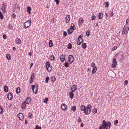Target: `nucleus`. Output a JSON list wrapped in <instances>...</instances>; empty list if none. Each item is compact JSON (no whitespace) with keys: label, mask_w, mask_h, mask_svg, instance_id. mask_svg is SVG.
<instances>
[{"label":"nucleus","mask_w":129,"mask_h":129,"mask_svg":"<svg viewBox=\"0 0 129 129\" xmlns=\"http://www.w3.org/2000/svg\"><path fill=\"white\" fill-rule=\"evenodd\" d=\"M31 21V20L30 19L28 21L25 22L24 24V27L26 28L29 27L30 25Z\"/></svg>","instance_id":"obj_2"},{"label":"nucleus","mask_w":129,"mask_h":129,"mask_svg":"<svg viewBox=\"0 0 129 129\" xmlns=\"http://www.w3.org/2000/svg\"><path fill=\"white\" fill-rule=\"evenodd\" d=\"M65 67L66 68H68L69 67V64L68 62H65L64 64Z\"/></svg>","instance_id":"obj_37"},{"label":"nucleus","mask_w":129,"mask_h":129,"mask_svg":"<svg viewBox=\"0 0 129 129\" xmlns=\"http://www.w3.org/2000/svg\"><path fill=\"white\" fill-rule=\"evenodd\" d=\"M48 99V98H46L45 99L43 100V102L44 103H46V104L47 103V101Z\"/></svg>","instance_id":"obj_35"},{"label":"nucleus","mask_w":129,"mask_h":129,"mask_svg":"<svg viewBox=\"0 0 129 129\" xmlns=\"http://www.w3.org/2000/svg\"><path fill=\"white\" fill-rule=\"evenodd\" d=\"M20 92V89L19 87L17 88L16 90V92L17 93H19Z\"/></svg>","instance_id":"obj_29"},{"label":"nucleus","mask_w":129,"mask_h":129,"mask_svg":"<svg viewBox=\"0 0 129 129\" xmlns=\"http://www.w3.org/2000/svg\"><path fill=\"white\" fill-rule=\"evenodd\" d=\"M70 19V16L69 15H68L66 16V22L67 23L69 22V21Z\"/></svg>","instance_id":"obj_13"},{"label":"nucleus","mask_w":129,"mask_h":129,"mask_svg":"<svg viewBox=\"0 0 129 129\" xmlns=\"http://www.w3.org/2000/svg\"><path fill=\"white\" fill-rule=\"evenodd\" d=\"M49 80V78L48 77H46V82L47 83L48 82V81Z\"/></svg>","instance_id":"obj_46"},{"label":"nucleus","mask_w":129,"mask_h":129,"mask_svg":"<svg viewBox=\"0 0 129 129\" xmlns=\"http://www.w3.org/2000/svg\"><path fill=\"white\" fill-rule=\"evenodd\" d=\"M73 92H74L71 91L69 93V95L71 99H72L73 98L74 94Z\"/></svg>","instance_id":"obj_17"},{"label":"nucleus","mask_w":129,"mask_h":129,"mask_svg":"<svg viewBox=\"0 0 129 129\" xmlns=\"http://www.w3.org/2000/svg\"><path fill=\"white\" fill-rule=\"evenodd\" d=\"M3 112V109L2 108H0V114H2Z\"/></svg>","instance_id":"obj_42"},{"label":"nucleus","mask_w":129,"mask_h":129,"mask_svg":"<svg viewBox=\"0 0 129 129\" xmlns=\"http://www.w3.org/2000/svg\"><path fill=\"white\" fill-rule=\"evenodd\" d=\"M3 38L5 39H6L7 38V36H6V35L5 34L3 35Z\"/></svg>","instance_id":"obj_56"},{"label":"nucleus","mask_w":129,"mask_h":129,"mask_svg":"<svg viewBox=\"0 0 129 129\" xmlns=\"http://www.w3.org/2000/svg\"><path fill=\"white\" fill-rule=\"evenodd\" d=\"M21 108L22 110L24 109L26 107V103L25 102L22 103L21 105Z\"/></svg>","instance_id":"obj_12"},{"label":"nucleus","mask_w":129,"mask_h":129,"mask_svg":"<svg viewBox=\"0 0 129 129\" xmlns=\"http://www.w3.org/2000/svg\"><path fill=\"white\" fill-rule=\"evenodd\" d=\"M84 125L83 123H81V126L82 127Z\"/></svg>","instance_id":"obj_64"},{"label":"nucleus","mask_w":129,"mask_h":129,"mask_svg":"<svg viewBox=\"0 0 129 129\" xmlns=\"http://www.w3.org/2000/svg\"><path fill=\"white\" fill-rule=\"evenodd\" d=\"M34 73H33L31 75L30 79L31 80H34Z\"/></svg>","instance_id":"obj_27"},{"label":"nucleus","mask_w":129,"mask_h":129,"mask_svg":"<svg viewBox=\"0 0 129 129\" xmlns=\"http://www.w3.org/2000/svg\"><path fill=\"white\" fill-rule=\"evenodd\" d=\"M89 34H90V31H89V30L88 31L86 32V35L87 36H88V37L89 36Z\"/></svg>","instance_id":"obj_45"},{"label":"nucleus","mask_w":129,"mask_h":129,"mask_svg":"<svg viewBox=\"0 0 129 129\" xmlns=\"http://www.w3.org/2000/svg\"><path fill=\"white\" fill-rule=\"evenodd\" d=\"M71 110L73 112H74L76 110V107L75 106H73Z\"/></svg>","instance_id":"obj_34"},{"label":"nucleus","mask_w":129,"mask_h":129,"mask_svg":"<svg viewBox=\"0 0 129 129\" xmlns=\"http://www.w3.org/2000/svg\"><path fill=\"white\" fill-rule=\"evenodd\" d=\"M4 6H5V5L4 4H3L2 5V11L3 12H5V7H4Z\"/></svg>","instance_id":"obj_38"},{"label":"nucleus","mask_w":129,"mask_h":129,"mask_svg":"<svg viewBox=\"0 0 129 129\" xmlns=\"http://www.w3.org/2000/svg\"><path fill=\"white\" fill-rule=\"evenodd\" d=\"M53 43L51 40H50L49 41V47H52L53 46Z\"/></svg>","instance_id":"obj_22"},{"label":"nucleus","mask_w":129,"mask_h":129,"mask_svg":"<svg viewBox=\"0 0 129 129\" xmlns=\"http://www.w3.org/2000/svg\"><path fill=\"white\" fill-rule=\"evenodd\" d=\"M111 125V123L110 122L108 121L107 123V127L106 129H110V127Z\"/></svg>","instance_id":"obj_15"},{"label":"nucleus","mask_w":129,"mask_h":129,"mask_svg":"<svg viewBox=\"0 0 129 129\" xmlns=\"http://www.w3.org/2000/svg\"><path fill=\"white\" fill-rule=\"evenodd\" d=\"M118 122V121L117 120H116L114 121V124L115 125L117 124Z\"/></svg>","instance_id":"obj_53"},{"label":"nucleus","mask_w":129,"mask_h":129,"mask_svg":"<svg viewBox=\"0 0 129 129\" xmlns=\"http://www.w3.org/2000/svg\"><path fill=\"white\" fill-rule=\"evenodd\" d=\"M54 1L56 2L57 5H58L59 2V0H54Z\"/></svg>","instance_id":"obj_54"},{"label":"nucleus","mask_w":129,"mask_h":129,"mask_svg":"<svg viewBox=\"0 0 129 129\" xmlns=\"http://www.w3.org/2000/svg\"><path fill=\"white\" fill-rule=\"evenodd\" d=\"M35 129H41V126H39L38 125H36Z\"/></svg>","instance_id":"obj_47"},{"label":"nucleus","mask_w":129,"mask_h":129,"mask_svg":"<svg viewBox=\"0 0 129 129\" xmlns=\"http://www.w3.org/2000/svg\"><path fill=\"white\" fill-rule=\"evenodd\" d=\"M83 37V35L82 34H81L78 37V38H79V39H82L81 38Z\"/></svg>","instance_id":"obj_57"},{"label":"nucleus","mask_w":129,"mask_h":129,"mask_svg":"<svg viewBox=\"0 0 129 129\" xmlns=\"http://www.w3.org/2000/svg\"><path fill=\"white\" fill-rule=\"evenodd\" d=\"M93 113H96L97 112V110L96 108H94L93 110Z\"/></svg>","instance_id":"obj_36"},{"label":"nucleus","mask_w":129,"mask_h":129,"mask_svg":"<svg viewBox=\"0 0 129 129\" xmlns=\"http://www.w3.org/2000/svg\"><path fill=\"white\" fill-rule=\"evenodd\" d=\"M7 98L9 100H12L13 98L12 95L10 93L7 96Z\"/></svg>","instance_id":"obj_14"},{"label":"nucleus","mask_w":129,"mask_h":129,"mask_svg":"<svg viewBox=\"0 0 129 129\" xmlns=\"http://www.w3.org/2000/svg\"><path fill=\"white\" fill-rule=\"evenodd\" d=\"M67 48L69 49H71L72 48V44L71 43H69L68 44Z\"/></svg>","instance_id":"obj_31"},{"label":"nucleus","mask_w":129,"mask_h":129,"mask_svg":"<svg viewBox=\"0 0 129 129\" xmlns=\"http://www.w3.org/2000/svg\"><path fill=\"white\" fill-rule=\"evenodd\" d=\"M86 107L84 105H82L80 106V108L81 109V110L82 111H83L84 112L85 111Z\"/></svg>","instance_id":"obj_19"},{"label":"nucleus","mask_w":129,"mask_h":129,"mask_svg":"<svg viewBox=\"0 0 129 129\" xmlns=\"http://www.w3.org/2000/svg\"><path fill=\"white\" fill-rule=\"evenodd\" d=\"M66 56V55L64 56L63 55H62L60 57V60L62 62H63L65 59V56Z\"/></svg>","instance_id":"obj_16"},{"label":"nucleus","mask_w":129,"mask_h":129,"mask_svg":"<svg viewBox=\"0 0 129 129\" xmlns=\"http://www.w3.org/2000/svg\"><path fill=\"white\" fill-rule=\"evenodd\" d=\"M96 70L97 68L96 67L94 68L92 71V74H94L96 72Z\"/></svg>","instance_id":"obj_20"},{"label":"nucleus","mask_w":129,"mask_h":129,"mask_svg":"<svg viewBox=\"0 0 129 129\" xmlns=\"http://www.w3.org/2000/svg\"><path fill=\"white\" fill-rule=\"evenodd\" d=\"M105 7H108L109 6V3L108 2H106L105 3Z\"/></svg>","instance_id":"obj_39"},{"label":"nucleus","mask_w":129,"mask_h":129,"mask_svg":"<svg viewBox=\"0 0 129 129\" xmlns=\"http://www.w3.org/2000/svg\"><path fill=\"white\" fill-rule=\"evenodd\" d=\"M28 122L27 120H25V123L26 124H27Z\"/></svg>","instance_id":"obj_61"},{"label":"nucleus","mask_w":129,"mask_h":129,"mask_svg":"<svg viewBox=\"0 0 129 129\" xmlns=\"http://www.w3.org/2000/svg\"><path fill=\"white\" fill-rule=\"evenodd\" d=\"M31 99L30 98H27L25 102V103L28 104H29V103H30V102L31 101Z\"/></svg>","instance_id":"obj_18"},{"label":"nucleus","mask_w":129,"mask_h":129,"mask_svg":"<svg viewBox=\"0 0 129 129\" xmlns=\"http://www.w3.org/2000/svg\"><path fill=\"white\" fill-rule=\"evenodd\" d=\"M77 120H78V122L79 123H80V122H82L81 119L80 117H78V119Z\"/></svg>","instance_id":"obj_50"},{"label":"nucleus","mask_w":129,"mask_h":129,"mask_svg":"<svg viewBox=\"0 0 129 129\" xmlns=\"http://www.w3.org/2000/svg\"><path fill=\"white\" fill-rule=\"evenodd\" d=\"M63 35L65 36H66L67 35V33L66 31H64L63 33Z\"/></svg>","instance_id":"obj_60"},{"label":"nucleus","mask_w":129,"mask_h":129,"mask_svg":"<svg viewBox=\"0 0 129 129\" xmlns=\"http://www.w3.org/2000/svg\"><path fill=\"white\" fill-rule=\"evenodd\" d=\"M71 27L70 28H74L75 27L74 24L73 23H72L71 24Z\"/></svg>","instance_id":"obj_49"},{"label":"nucleus","mask_w":129,"mask_h":129,"mask_svg":"<svg viewBox=\"0 0 129 129\" xmlns=\"http://www.w3.org/2000/svg\"><path fill=\"white\" fill-rule=\"evenodd\" d=\"M31 86V87H32V89L33 90V92L34 93V88H35V86L34 85H32Z\"/></svg>","instance_id":"obj_48"},{"label":"nucleus","mask_w":129,"mask_h":129,"mask_svg":"<svg viewBox=\"0 0 129 129\" xmlns=\"http://www.w3.org/2000/svg\"><path fill=\"white\" fill-rule=\"evenodd\" d=\"M13 27L12 25L10 24H9L8 26V28L9 29H12L13 28Z\"/></svg>","instance_id":"obj_43"},{"label":"nucleus","mask_w":129,"mask_h":129,"mask_svg":"<svg viewBox=\"0 0 129 129\" xmlns=\"http://www.w3.org/2000/svg\"><path fill=\"white\" fill-rule=\"evenodd\" d=\"M17 117H19L20 120L21 121H22L23 119V114L21 113H19L17 115Z\"/></svg>","instance_id":"obj_7"},{"label":"nucleus","mask_w":129,"mask_h":129,"mask_svg":"<svg viewBox=\"0 0 129 129\" xmlns=\"http://www.w3.org/2000/svg\"><path fill=\"white\" fill-rule=\"evenodd\" d=\"M77 86L75 85H73L71 88V90L72 91L74 92L77 89Z\"/></svg>","instance_id":"obj_9"},{"label":"nucleus","mask_w":129,"mask_h":129,"mask_svg":"<svg viewBox=\"0 0 129 129\" xmlns=\"http://www.w3.org/2000/svg\"><path fill=\"white\" fill-rule=\"evenodd\" d=\"M103 14L102 13H99V18L100 19H102L103 17Z\"/></svg>","instance_id":"obj_21"},{"label":"nucleus","mask_w":129,"mask_h":129,"mask_svg":"<svg viewBox=\"0 0 129 129\" xmlns=\"http://www.w3.org/2000/svg\"><path fill=\"white\" fill-rule=\"evenodd\" d=\"M0 18L1 19H3L4 18V16L2 13L0 11Z\"/></svg>","instance_id":"obj_33"},{"label":"nucleus","mask_w":129,"mask_h":129,"mask_svg":"<svg viewBox=\"0 0 129 129\" xmlns=\"http://www.w3.org/2000/svg\"><path fill=\"white\" fill-rule=\"evenodd\" d=\"M74 58L72 55H70L69 57V62L70 63H72L74 60Z\"/></svg>","instance_id":"obj_4"},{"label":"nucleus","mask_w":129,"mask_h":129,"mask_svg":"<svg viewBox=\"0 0 129 129\" xmlns=\"http://www.w3.org/2000/svg\"><path fill=\"white\" fill-rule=\"evenodd\" d=\"M102 128H103L101 125H100L99 128V129H102Z\"/></svg>","instance_id":"obj_62"},{"label":"nucleus","mask_w":129,"mask_h":129,"mask_svg":"<svg viewBox=\"0 0 129 129\" xmlns=\"http://www.w3.org/2000/svg\"><path fill=\"white\" fill-rule=\"evenodd\" d=\"M51 81L54 82L56 80L55 77L54 76H52L51 77Z\"/></svg>","instance_id":"obj_28"},{"label":"nucleus","mask_w":129,"mask_h":129,"mask_svg":"<svg viewBox=\"0 0 129 129\" xmlns=\"http://www.w3.org/2000/svg\"><path fill=\"white\" fill-rule=\"evenodd\" d=\"M117 64V62L116 61V59L115 58H114L113 59L112 64V68H114L116 67Z\"/></svg>","instance_id":"obj_6"},{"label":"nucleus","mask_w":129,"mask_h":129,"mask_svg":"<svg viewBox=\"0 0 129 129\" xmlns=\"http://www.w3.org/2000/svg\"><path fill=\"white\" fill-rule=\"evenodd\" d=\"M74 29H75L74 28H70L68 30V34H70L73 32Z\"/></svg>","instance_id":"obj_11"},{"label":"nucleus","mask_w":129,"mask_h":129,"mask_svg":"<svg viewBox=\"0 0 129 129\" xmlns=\"http://www.w3.org/2000/svg\"><path fill=\"white\" fill-rule=\"evenodd\" d=\"M83 19L82 18H80L79 20V22L80 23H82L83 22Z\"/></svg>","instance_id":"obj_40"},{"label":"nucleus","mask_w":129,"mask_h":129,"mask_svg":"<svg viewBox=\"0 0 129 129\" xmlns=\"http://www.w3.org/2000/svg\"><path fill=\"white\" fill-rule=\"evenodd\" d=\"M61 108L62 110H65L67 109V106L64 104H62L61 105Z\"/></svg>","instance_id":"obj_10"},{"label":"nucleus","mask_w":129,"mask_h":129,"mask_svg":"<svg viewBox=\"0 0 129 129\" xmlns=\"http://www.w3.org/2000/svg\"><path fill=\"white\" fill-rule=\"evenodd\" d=\"M124 85H126L128 83V81L127 80H125L124 81Z\"/></svg>","instance_id":"obj_59"},{"label":"nucleus","mask_w":129,"mask_h":129,"mask_svg":"<svg viewBox=\"0 0 129 129\" xmlns=\"http://www.w3.org/2000/svg\"><path fill=\"white\" fill-rule=\"evenodd\" d=\"M28 115L30 119H31L32 118L33 115L31 113H29L28 114Z\"/></svg>","instance_id":"obj_44"},{"label":"nucleus","mask_w":129,"mask_h":129,"mask_svg":"<svg viewBox=\"0 0 129 129\" xmlns=\"http://www.w3.org/2000/svg\"><path fill=\"white\" fill-rule=\"evenodd\" d=\"M95 18V16L94 15H93L92 17V20H94Z\"/></svg>","instance_id":"obj_55"},{"label":"nucleus","mask_w":129,"mask_h":129,"mask_svg":"<svg viewBox=\"0 0 129 129\" xmlns=\"http://www.w3.org/2000/svg\"><path fill=\"white\" fill-rule=\"evenodd\" d=\"M17 43L18 44H20L21 42V40L19 38H17Z\"/></svg>","instance_id":"obj_51"},{"label":"nucleus","mask_w":129,"mask_h":129,"mask_svg":"<svg viewBox=\"0 0 129 129\" xmlns=\"http://www.w3.org/2000/svg\"><path fill=\"white\" fill-rule=\"evenodd\" d=\"M101 125L102 128L103 129H106L107 127V122L105 120H103L102 121V124Z\"/></svg>","instance_id":"obj_5"},{"label":"nucleus","mask_w":129,"mask_h":129,"mask_svg":"<svg viewBox=\"0 0 129 129\" xmlns=\"http://www.w3.org/2000/svg\"><path fill=\"white\" fill-rule=\"evenodd\" d=\"M95 63L94 62H92V63L91 65V67H95Z\"/></svg>","instance_id":"obj_52"},{"label":"nucleus","mask_w":129,"mask_h":129,"mask_svg":"<svg viewBox=\"0 0 129 129\" xmlns=\"http://www.w3.org/2000/svg\"><path fill=\"white\" fill-rule=\"evenodd\" d=\"M16 17V15L15 14H13V18H14Z\"/></svg>","instance_id":"obj_63"},{"label":"nucleus","mask_w":129,"mask_h":129,"mask_svg":"<svg viewBox=\"0 0 129 129\" xmlns=\"http://www.w3.org/2000/svg\"><path fill=\"white\" fill-rule=\"evenodd\" d=\"M55 59V56L53 55H52L50 57V60L51 61H54Z\"/></svg>","instance_id":"obj_26"},{"label":"nucleus","mask_w":129,"mask_h":129,"mask_svg":"<svg viewBox=\"0 0 129 129\" xmlns=\"http://www.w3.org/2000/svg\"><path fill=\"white\" fill-rule=\"evenodd\" d=\"M79 38H77V44L78 45H80L82 43L83 41V40L82 39H79Z\"/></svg>","instance_id":"obj_8"},{"label":"nucleus","mask_w":129,"mask_h":129,"mask_svg":"<svg viewBox=\"0 0 129 129\" xmlns=\"http://www.w3.org/2000/svg\"><path fill=\"white\" fill-rule=\"evenodd\" d=\"M31 8L29 7H28L27 8V11L29 14H30Z\"/></svg>","instance_id":"obj_30"},{"label":"nucleus","mask_w":129,"mask_h":129,"mask_svg":"<svg viewBox=\"0 0 129 129\" xmlns=\"http://www.w3.org/2000/svg\"><path fill=\"white\" fill-rule=\"evenodd\" d=\"M4 89L5 91L6 92H8V87L7 86H4Z\"/></svg>","instance_id":"obj_24"},{"label":"nucleus","mask_w":129,"mask_h":129,"mask_svg":"<svg viewBox=\"0 0 129 129\" xmlns=\"http://www.w3.org/2000/svg\"><path fill=\"white\" fill-rule=\"evenodd\" d=\"M92 107L91 105L89 104L88 105L87 108L86 107L85 110L84 112L85 114L86 115L89 114L91 110Z\"/></svg>","instance_id":"obj_1"},{"label":"nucleus","mask_w":129,"mask_h":129,"mask_svg":"<svg viewBox=\"0 0 129 129\" xmlns=\"http://www.w3.org/2000/svg\"><path fill=\"white\" fill-rule=\"evenodd\" d=\"M82 46L83 48L85 49L87 45L85 43H84L82 44Z\"/></svg>","instance_id":"obj_25"},{"label":"nucleus","mask_w":129,"mask_h":129,"mask_svg":"<svg viewBox=\"0 0 129 129\" xmlns=\"http://www.w3.org/2000/svg\"><path fill=\"white\" fill-rule=\"evenodd\" d=\"M11 56L10 54H7L6 55V57L8 60H10L11 59Z\"/></svg>","instance_id":"obj_23"},{"label":"nucleus","mask_w":129,"mask_h":129,"mask_svg":"<svg viewBox=\"0 0 129 129\" xmlns=\"http://www.w3.org/2000/svg\"><path fill=\"white\" fill-rule=\"evenodd\" d=\"M16 9L18 11H19L20 10V8L18 5H17L16 6H15L14 8V9Z\"/></svg>","instance_id":"obj_41"},{"label":"nucleus","mask_w":129,"mask_h":129,"mask_svg":"<svg viewBox=\"0 0 129 129\" xmlns=\"http://www.w3.org/2000/svg\"><path fill=\"white\" fill-rule=\"evenodd\" d=\"M46 68L48 71H50L52 70V67H50L49 62L47 61L46 62Z\"/></svg>","instance_id":"obj_3"},{"label":"nucleus","mask_w":129,"mask_h":129,"mask_svg":"<svg viewBox=\"0 0 129 129\" xmlns=\"http://www.w3.org/2000/svg\"><path fill=\"white\" fill-rule=\"evenodd\" d=\"M38 85H37V86L35 88V91H34V93H35V94H36L37 92V91H38Z\"/></svg>","instance_id":"obj_32"},{"label":"nucleus","mask_w":129,"mask_h":129,"mask_svg":"<svg viewBox=\"0 0 129 129\" xmlns=\"http://www.w3.org/2000/svg\"><path fill=\"white\" fill-rule=\"evenodd\" d=\"M117 48V47L116 46H114L112 48V50H116Z\"/></svg>","instance_id":"obj_58"}]
</instances>
